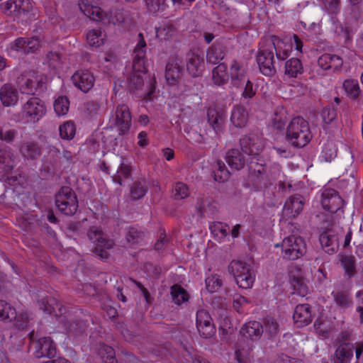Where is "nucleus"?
Returning a JSON list of instances; mask_svg holds the SVG:
<instances>
[{
	"mask_svg": "<svg viewBox=\"0 0 363 363\" xmlns=\"http://www.w3.org/2000/svg\"><path fill=\"white\" fill-rule=\"evenodd\" d=\"M321 205L325 211L330 213H336L344 204L342 199L337 192L331 189H325L321 194Z\"/></svg>",
	"mask_w": 363,
	"mask_h": 363,
	"instance_id": "f8f14e48",
	"label": "nucleus"
},
{
	"mask_svg": "<svg viewBox=\"0 0 363 363\" xmlns=\"http://www.w3.org/2000/svg\"><path fill=\"white\" fill-rule=\"evenodd\" d=\"M246 69L244 65L234 61L230 65V74L231 83L235 86H240L245 82Z\"/></svg>",
	"mask_w": 363,
	"mask_h": 363,
	"instance_id": "a878e982",
	"label": "nucleus"
},
{
	"mask_svg": "<svg viewBox=\"0 0 363 363\" xmlns=\"http://www.w3.org/2000/svg\"><path fill=\"white\" fill-rule=\"evenodd\" d=\"M266 45L276 52L278 60H284L288 58L292 51V40L289 41L288 38L280 39L277 36H271L264 38Z\"/></svg>",
	"mask_w": 363,
	"mask_h": 363,
	"instance_id": "1a4fd4ad",
	"label": "nucleus"
},
{
	"mask_svg": "<svg viewBox=\"0 0 363 363\" xmlns=\"http://www.w3.org/2000/svg\"><path fill=\"white\" fill-rule=\"evenodd\" d=\"M40 307L44 312L53 314L56 316L61 315L65 311L62 304L53 297L43 299L40 302Z\"/></svg>",
	"mask_w": 363,
	"mask_h": 363,
	"instance_id": "c85d7f7f",
	"label": "nucleus"
},
{
	"mask_svg": "<svg viewBox=\"0 0 363 363\" xmlns=\"http://www.w3.org/2000/svg\"><path fill=\"white\" fill-rule=\"evenodd\" d=\"M323 9L328 15L335 16L340 10V0H321Z\"/></svg>",
	"mask_w": 363,
	"mask_h": 363,
	"instance_id": "3c124183",
	"label": "nucleus"
},
{
	"mask_svg": "<svg viewBox=\"0 0 363 363\" xmlns=\"http://www.w3.org/2000/svg\"><path fill=\"white\" fill-rule=\"evenodd\" d=\"M225 161L230 168L239 170L245 166L247 160L238 150L233 149L226 152Z\"/></svg>",
	"mask_w": 363,
	"mask_h": 363,
	"instance_id": "c756f323",
	"label": "nucleus"
},
{
	"mask_svg": "<svg viewBox=\"0 0 363 363\" xmlns=\"http://www.w3.org/2000/svg\"><path fill=\"white\" fill-rule=\"evenodd\" d=\"M330 21L333 25V31L337 36L340 38L344 43H347L351 40L357 29V19L356 17L351 21L346 18L345 25L340 23L336 16H330Z\"/></svg>",
	"mask_w": 363,
	"mask_h": 363,
	"instance_id": "6e6552de",
	"label": "nucleus"
},
{
	"mask_svg": "<svg viewBox=\"0 0 363 363\" xmlns=\"http://www.w3.org/2000/svg\"><path fill=\"white\" fill-rule=\"evenodd\" d=\"M228 78L227 66L223 63L219 64L212 71L213 82L218 86L226 84Z\"/></svg>",
	"mask_w": 363,
	"mask_h": 363,
	"instance_id": "72a5a7b5",
	"label": "nucleus"
},
{
	"mask_svg": "<svg viewBox=\"0 0 363 363\" xmlns=\"http://www.w3.org/2000/svg\"><path fill=\"white\" fill-rule=\"evenodd\" d=\"M263 333V326L258 321H249L241 328L240 334L252 340H257Z\"/></svg>",
	"mask_w": 363,
	"mask_h": 363,
	"instance_id": "393cba45",
	"label": "nucleus"
},
{
	"mask_svg": "<svg viewBox=\"0 0 363 363\" xmlns=\"http://www.w3.org/2000/svg\"><path fill=\"white\" fill-rule=\"evenodd\" d=\"M239 363H249L253 357L252 348L246 343L240 344L235 351Z\"/></svg>",
	"mask_w": 363,
	"mask_h": 363,
	"instance_id": "58836bf2",
	"label": "nucleus"
},
{
	"mask_svg": "<svg viewBox=\"0 0 363 363\" xmlns=\"http://www.w3.org/2000/svg\"><path fill=\"white\" fill-rule=\"evenodd\" d=\"M33 7L30 0H8L1 4V9L5 14L18 19L27 16Z\"/></svg>",
	"mask_w": 363,
	"mask_h": 363,
	"instance_id": "423d86ee",
	"label": "nucleus"
},
{
	"mask_svg": "<svg viewBox=\"0 0 363 363\" xmlns=\"http://www.w3.org/2000/svg\"><path fill=\"white\" fill-rule=\"evenodd\" d=\"M145 52H140V54H133V72L144 73L146 71L145 66Z\"/></svg>",
	"mask_w": 363,
	"mask_h": 363,
	"instance_id": "6e6d98bb",
	"label": "nucleus"
},
{
	"mask_svg": "<svg viewBox=\"0 0 363 363\" xmlns=\"http://www.w3.org/2000/svg\"><path fill=\"white\" fill-rule=\"evenodd\" d=\"M43 46V41L40 37L26 38V54L34 53Z\"/></svg>",
	"mask_w": 363,
	"mask_h": 363,
	"instance_id": "13d9d810",
	"label": "nucleus"
},
{
	"mask_svg": "<svg viewBox=\"0 0 363 363\" xmlns=\"http://www.w3.org/2000/svg\"><path fill=\"white\" fill-rule=\"evenodd\" d=\"M230 121L238 128L244 127L247 121V113L245 108L237 106L232 111Z\"/></svg>",
	"mask_w": 363,
	"mask_h": 363,
	"instance_id": "e433bc0d",
	"label": "nucleus"
},
{
	"mask_svg": "<svg viewBox=\"0 0 363 363\" xmlns=\"http://www.w3.org/2000/svg\"><path fill=\"white\" fill-rule=\"evenodd\" d=\"M249 303V300L239 294L233 296V307L238 313H243Z\"/></svg>",
	"mask_w": 363,
	"mask_h": 363,
	"instance_id": "bf43d9fd",
	"label": "nucleus"
},
{
	"mask_svg": "<svg viewBox=\"0 0 363 363\" xmlns=\"http://www.w3.org/2000/svg\"><path fill=\"white\" fill-rule=\"evenodd\" d=\"M190 195L189 186L181 182H176L172 189V196L176 200L184 199Z\"/></svg>",
	"mask_w": 363,
	"mask_h": 363,
	"instance_id": "a18cd8bd",
	"label": "nucleus"
},
{
	"mask_svg": "<svg viewBox=\"0 0 363 363\" xmlns=\"http://www.w3.org/2000/svg\"><path fill=\"white\" fill-rule=\"evenodd\" d=\"M143 237V233L142 232H139L135 228H130L128 232L126 239L129 243L135 244L141 241Z\"/></svg>",
	"mask_w": 363,
	"mask_h": 363,
	"instance_id": "774afa93",
	"label": "nucleus"
},
{
	"mask_svg": "<svg viewBox=\"0 0 363 363\" xmlns=\"http://www.w3.org/2000/svg\"><path fill=\"white\" fill-rule=\"evenodd\" d=\"M131 115L125 104L118 105L116 111V124L122 133L127 132L130 126Z\"/></svg>",
	"mask_w": 363,
	"mask_h": 363,
	"instance_id": "b1692460",
	"label": "nucleus"
},
{
	"mask_svg": "<svg viewBox=\"0 0 363 363\" xmlns=\"http://www.w3.org/2000/svg\"><path fill=\"white\" fill-rule=\"evenodd\" d=\"M196 325L200 335L204 338H209L216 333L212 318L204 309H200L196 312Z\"/></svg>",
	"mask_w": 363,
	"mask_h": 363,
	"instance_id": "9d476101",
	"label": "nucleus"
},
{
	"mask_svg": "<svg viewBox=\"0 0 363 363\" xmlns=\"http://www.w3.org/2000/svg\"><path fill=\"white\" fill-rule=\"evenodd\" d=\"M147 192L146 186L141 182L135 183L131 189V196L134 199L142 198Z\"/></svg>",
	"mask_w": 363,
	"mask_h": 363,
	"instance_id": "0e129e2a",
	"label": "nucleus"
},
{
	"mask_svg": "<svg viewBox=\"0 0 363 363\" xmlns=\"http://www.w3.org/2000/svg\"><path fill=\"white\" fill-rule=\"evenodd\" d=\"M56 206L67 216L74 215L78 208V200L75 193L69 187H62L55 198Z\"/></svg>",
	"mask_w": 363,
	"mask_h": 363,
	"instance_id": "39448f33",
	"label": "nucleus"
},
{
	"mask_svg": "<svg viewBox=\"0 0 363 363\" xmlns=\"http://www.w3.org/2000/svg\"><path fill=\"white\" fill-rule=\"evenodd\" d=\"M78 6L80 11L93 21L102 22L106 20L108 23L111 21L108 15L97 6L90 4L84 0L79 1Z\"/></svg>",
	"mask_w": 363,
	"mask_h": 363,
	"instance_id": "2eb2a0df",
	"label": "nucleus"
},
{
	"mask_svg": "<svg viewBox=\"0 0 363 363\" xmlns=\"http://www.w3.org/2000/svg\"><path fill=\"white\" fill-rule=\"evenodd\" d=\"M45 103L37 97H32L24 103L21 109V116L26 123H35L46 114Z\"/></svg>",
	"mask_w": 363,
	"mask_h": 363,
	"instance_id": "20e7f679",
	"label": "nucleus"
},
{
	"mask_svg": "<svg viewBox=\"0 0 363 363\" xmlns=\"http://www.w3.org/2000/svg\"><path fill=\"white\" fill-rule=\"evenodd\" d=\"M224 56L223 45L217 40L208 48L206 59L211 64H217L224 58Z\"/></svg>",
	"mask_w": 363,
	"mask_h": 363,
	"instance_id": "7c9ffc66",
	"label": "nucleus"
},
{
	"mask_svg": "<svg viewBox=\"0 0 363 363\" xmlns=\"http://www.w3.org/2000/svg\"><path fill=\"white\" fill-rule=\"evenodd\" d=\"M148 11L152 14H157L165 8L166 0H144Z\"/></svg>",
	"mask_w": 363,
	"mask_h": 363,
	"instance_id": "052dcab7",
	"label": "nucleus"
},
{
	"mask_svg": "<svg viewBox=\"0 0 363 363\" xmlns=\"http://www.w3.org/2000/svg\"><path fill=\"white\" fill-rule=\"evenodd\" d=\"M240 147L245 154L249 156H257L263 150L264 143L260 136L250 134L240 140Z\"/></svg>",
	"mask_w": 363,
	"mask_h": 363,
	"instance_id": "9b49d317",
	"label": "nucleus"
},
{
	"mask_svg": "<svg viewBox=\"0 0 363 363\" xmlns=\"http://www.w3.org/2000/svg\"><path fill=\"white\" fill-rule=\"evenodd\" d=\"M321 116L325 123H330L337 116V113L333 107H327L323 109Z\"/></svg>",
	"mask_w": 363,
	"mask_h": 363,
	"instance_id": "338daca9",
	"label": "nucleus"
},
{
	"mask_svg": "<svg viewBox=\"0 0 363 363\" xmlns=\"http://www.w3.org/2000/svg\"><path fill=\"white\" fill-rule=\"evenodd\" d=\"M337 148L335 142L332 140L327 141L323 147L320 157L325 162H331L337 156Z\"/></svg>",
	"mask_w": 363,
	"mask_h": 363,
	"instance_id": "37998d69",
	"label": "nucleus"
},
{
	"mask_svg": "<svg viewBox=\"0 0 363 363\" xmlns=\"http://www.w3.org/2000/svg\"><path fill=\"white\" fill-rule=\"evenodd\" d=\"M318 65L323 70L335 72L341 69L343 61L338 55L325 53L319 57Z\"/></svg>",
	"mask_w": 363,
	"mask_h": 363,
	"instance_id": "5701e85b",
	"label": "nucleus"
},
{
	"mask_svg": "<svg viewBox=\"0 0 363 363\" xmlns=\"http://www.w3.org/2000/svg\"><path fill=\"white\" fill-rule=\"evenodd\" d=\"M206 289L210 293L218 291L222 286L223 281L217 274H210L205 280Z\"/></svg>",
	"mask_w": 363,
	"mask_h": 363,
	"instance_id": "8fccbe9b",
	"label": "nucleus"
},
{
	"mask_svg": "<svg viewBox=\"0 0 363 363\" xmlns=\"http://www.w3.org/2000/svg\"><path fill=\"white\" fill-rule=\"evenodd\" d=\"M16 165L15 157L9 150H0V169L9 172Z\"/></svg>",
	"mask_w": 363,
	"mask_h": 363,
	"instance_id": "c9c22d12",
	"label": "nucleus"
},
{
	"mask_svg": "<svg viewBox=\"0 0 363 363\" xmlns=\"http://www.w3.org/2000/svg\"><path fill=\"white\" fill-rule=\"evenodd\" d=\"M353 352L354 345L352 343L340 342L331 355V360L333 363H351Z\"/></svg>",
	"mask_w": 363,
	"mask_h": 363,
	"instance_id": "dca6fc26",
	"label": "nucleus"
},
{
	"mask_svg": "<svg viewBox=\"0 0 363 363\" xmlns=\"http://www.w3.org/2000/svg\"><path fill=\"white\" fill-rule=\"evenodd\" d=\"M281 247V257L285 259L296 260L302 257L306 252V243L298 235H291L283 239L275 247Z\"/></svg>",
	"mask_w": 363,
	"mask_h": 363,
	"instance_id": "f03ea898",
	"label": "nucleus"
},
{
	"mask_svg": "<svg viewBox=\"0 0 363 363\" xmlns=\"http://www.w3.org/2000/svg\"><path fill=\"white\" fill-rule=\"evenodd\" d=\"M289 280L294 293L305 296L308 294V286L304 273L301 268L292 267L289 271Z\"/></svg>",
	"mask_w": 363,
	"mask_h": 363,
	"instance_id": "ddd939ff",
	"label": "nucleus"
},
{
	"mask_svg": "<svg viewBox=\"0 0 363 363\" xmlns=\"http://www.w3.org/2000/svg\"><path fill=\"white\" fill-rule=\"evenodd\" d=\"M174 27L171 23L164 24L156 29V36L161 40H166L172 38L174 33Z\"/></svg>",
	"mask_w": 363,
	"mask_h": 363,
	"instance_id": "603ef678",
	"label": "nucleus"
},
{
	"mask_svg": "<svg viewBox=\"0 0 363 363\" xmlns=\"http://www.w3.org/2000/svg\"><path fill=\"white\" fill-rule=\"evenodd\" d=\"M106 34L101 28H94L88 31L86 41L91 47L99 48L105 43Z\"/></svg>",
	"mask_w": 363,
	"mask_h": 363,
	"instance_id": "473e14b6",
	"label": "nucleus"
},
{
	"mask_svg": "<svg viewBox=\"0 0 363 363\" xmlns=\"http://www.w3.org/2000/svg\"><path fill=\"white\" fill-rule=\"evenodd\" d=\"M312 138L308 123L301 117H296L286 129V139L295 147H304Z\"/></svg>",
	"mask_w": 363,
	"mask_h": 363,
	"instance_id": "f257e3e1",
	"label": "nucleus"
},
{
	"mask_svg": "<svg viewBox=\"0 0 363 363\" xmlns=\"http://www.w3.org/2000/svg\"><path fill=\"white\" fill-rule=\"evenodd\" d=\"M314 327L317 332L322 334L326 333L332 329V327L326 323L323 315L317 318L314 323Z\"/></svg>",
	"mask_w": 363,
	"mask_h": 363,
	"instance_id": "69168bd1",
	"label": "nucleus"
},
{
	"mask_svg": "<svg viewBox=\"0 0 363 363\" xmlns=\"http://www.w3.org/2000/svg\"><path fill=\"white\" fill-rule=\"evenodd\" d=\"M343 88L347 96L351 99H357L360 94L358 82L354 79H347L343 83Z\"/></svg>",
	"mask_w": 363,
	"mask_h": 363,
	"instance_id": "de8ad7c7",
	"label": "nucleus"
},
{
	"mask_svg": "<svg viewBox=\"0 0 363 363\" xmlns=\"http://www.w3.org/2000/svg\"><path fill=\"white\" fill-rule=\"evenodd\" d=\"M303 65L298 58H291L285 64V74L291 77H296L303 72Z\"/></svg>",
	"mask_w": 363,
	"mask_h": 363,
	"instance_id": "ea45409f",
	"label": "nucleus"
},
{
	"mask_svg": "<svg viewBox=\"0 0 363 363\" xmlns=\"http://www.w3.org/2000/svg\"><path fill=\"white\" fill-rule=\"evenodd\" d=\"M333 296L335 303L342 308H347L352 305V299L345 292H337L333 294Z\"/></svg>",
	"mask_w": 363,
	"mask_h": 363,
	"instance_id": "e2e57ef3",
	"label": "nucleus"
},
{
	"mask_svg": "<svg viewBox=\"0 0 363 363\" xmlns=\"http://www.w3.org/2000/svg\"><path fill=\"white\" fill-rule=\"evenodd\" d=\"M320 242L328 254H333L338 249L337 236L331 232H323L320 236Z\"/></svg>",
	"mask_w": 363,
	"mask_h": 363,
	"instance_id": "bb28decb",
	"label": "nucleus"
},
{
	"mask_svg": "<svg viewBox=\"0 0 363 363\" xmlns=\"http://www.w3.org/2000/svg\"><path fill=\"white\" fill-rule=\"evenodd\" d=\"M57 347L50 337L40 338L35 343V356L38 358L52 357L56 354Z\"/></svg>",
	"mask_w": 363,
	"mask_h": 363,
	"instance_id": "a211bd4d",
	"label": "nucleus"
},
{
	"mask_svg": "<svg viewBox=\"0 0 363 363\" xmlns=\"http://www.w3.org/2000/svg\"><path fill=\"white\" fill-rule=\"evenodd\" d=\"M340 262L345 274L349 278L352 277L356 273L354 257L352 256H342Z\"/></svg>",
	"mask_w": 363,
	"mask_h": 363,
	"instance_id": "09e8293b",
	"label": "nucleus"
},
{
	"mask_svg": "<svg viewBox=\"0 0 363 363\" xmlns=\"http://www.w3.org/2000/svg\"><path fill=\"white\" fill-rule=\"evenodd\" d=\"M257 62L260 72L265 76L272 77L276 73L274 60V52L267 45L264 39L260 43L257 55Z\"/></svg>",
	"mask_w": 363,
	"mask_h": 363,
	"instance_id": "0eeeda50",
	"label": "nucleus"
},
{
	"mask_svg": "<svg viewBox=\"0 0 363 363\" xmlns=\"http://www.w3.org/2000/svg\"><path fill=\"white\" fill-rule=\"evenodd\" d=\"M69 108V101L66 97L59 96L54 102V109L58 116L65 115Z\"/></svg>",
	"mask_w": 363,
	"mask_h": 363,
	"instance_id": "864d4df0",
	"label": "nucleus"
},
{
	"mask_svg": "<svg viewBox=\"0 0 363 363\" xmlns=\"http://www.w3.org/2000/svg\"><path fill=\"white\" fill-rule=\"evenodd\" d=\"M88 237L91 241L101 248L110 249L114 245L113 240L104 238L101 230L97 227H91L89 229Z\"/></svg>",
	"mask_w": 363,
	"mask_h": 363,
	"instance_id": "cd10ccee",
	"label": "nucleus"
},
{
	"mask_svg": "<svg viewBox=\"0 0 363 363\" xmlns=\"http://www.w3.org/2000/svg\"><path fill=\"white\" fill-rule=\"evenodd\" d=\"M182 61L177 57L170 58L166 65L165 79L169 84H175L182 76Z\"/></svg>",
	"mask_w": 363,
	"mask_h": 363,
	"instance_id": "aec40b11",
	"label": "nucleus"
},
{
	"mask_svg": "<svg viewBox=\"0 0 363 363\" xmlns=\"http://www.w3.org/2000/svg\"><path fill=\"white\" fill-rule=\"evenodd\" d=\"M98 354L103 363H116V357L114 350L104 344L100 345Z\"/></svg>",
	"mask_w": 363,
	"mask_h": 363,
	"instance_id": "79ce46f5",
	"label": "nucleus"
},
{
	"mask_svg": "<svg viewBox=\"0 0 363 363\" xmlns=\"http://www.w3.org/2000/svg\"><path fill=\"white\" fill-rule=\"evenodd\" d=\"M186 69L191 76L194 77L200 76L204 69L203 56L198 52L189 53L186 57Z\"/></svg>",
	"mask_w": 363,
	"mask_h": 363,
	"instance_id": "4be33fe9",
	"label": "nucleus"
},
{
	"mask_svg": "<svg viewBox=\"0 0 363 363\" xmlns=\"http://www.w3.org/2000/svg\"><path fill=\"white\" fill-rule=\"evenodd\" d=\"M20 152L23 157L30 159L37 158L41 154L40 147L33 142L23 143L20 147Z\"/></svg>",
	"mask_w": 363,
	"mask_h": 363,
	"instance_id": "f704fd0d",
	"label": "nucleus"
},
{
	"mask_svg": "<svg viewBox=\"0 0 363 363\" xmlns=\"http://www.w3.org/2000/svg\"><path fill=\"white\" fill-rule=\"evenodd\" d=\"M72 80L77 88L86 93L94 86L95 77L91 71L79 69L74 73Z\"/></svg>",
	"mask_w": 363,
	"mask_h": 363,
	"instance_id": "4468645a",
	"label": "nucleus"
},
{
	"mask_svg": "<svg viewBox=\"0 0 363 363\" xmlns=\"http://www.w3.org/2000/svg\"><path fill=\"white\" fill-rule=\"evenodd\" d=\"M304 204L303 197L299 194H295L286 201L283 211L286 216L294 218L302 212Z\"/></svg>",
	"mask_w": 363,
	"mask_h": 363,
	"instance_id": "f3484780",
	"label": "nucleus"
},
{
	"mask_svg": "<svg viewBox=\"0 0 363 363\" xmlns=\"http://www.w3.org/2000/svg\"><path fill=\"white\" fill-rule=\"evenodd\" d=\"M229 271L239 287L247 289L252 286L255 274L250 264L241 260H233L229 265Z\"/></svg>",
	"mask_w": 363,
	"mask_h": 363,
	"instance_id": "7ed1b4c3",
	"label": "nucleus"
},
{
	"mask_svg": "<svg viewBox=\"0 0 363 363\" xmlns=\"http://www.w3.org/2000/svg\"><path fill=\"white\" fill-rule=\"evenodd\" d=\"M171 295L173 301L177 305H181L188 301L189 298V295L187 291L178 284H175L171 287Z\"/></svg>",
	"mask_w": 363,
	"mask_h": 363,
	"instance_id": "a19ab883",
	"label": "nucleus"
},
{
	"mask_svg": "<svg viewBox=\"0 0 363 363\" xmlns=\"http://www.w3.org/2000/svg\"><path fill=\"white\" fill-rule=\"evenodd\" d=\"M16 318V311L9 303L0 300V320L11 321Z\"/></svg>",
	"mask_w": 363,
	"mask_h": 363,
	"instance_id": "49530a36",
	"label": "nucleus"
},
{
	"mask_svg": "<svg viewBox=\"0 0 363 363\" xmlns=\"http://www.w3.org/2000/svg\"><path fill=\"white\" fill-rule=\"evenodd\" d=\"M130 172L131 168L129 165L124 163L121 164L117 171L116 175L113 179L114 182L121 185L123 184V179L129 177Z\"/></svg>",
	"mask_w": 363,
	"mask_h": 363,
	"instance_id": "680f3d73",
	"label": "nucleus"
},
{
	"mask_svg": "<svg viewBox=\"0 0 363 363\" xmlns=\"http://www.w3.org/2000/svg\"><path fill=\"white\" fill-rule=\"evenodd\" d=\"M229 229L228 225L220 222L211 225V233L219 240L225 238L228 235Z\"/></svg>",
	"mask_w": 363,
	"mask_h": 363,
	"instance_id": "5fc2aeb1",
	"label": "nucleus"
},
{
	"mask_svg": "<svg viewBox=\"0 0 363 363\" xmlns=\"http://www.w3.org/2000/svg\"><path fill=\"white\" fill-rule=\"evenodd\" d=\"M18 100V92L11 84H5L0 88V101L4 106L14 107Z\"/></svg>",
	"mask_w": 363,
	"mask_h": 363,
	"instance_id": "412c9836",
	"label": "nucleus"
},
{
	"mask_svg": "<svg viewBox=\"0 0 363 363\" xmlns=\"http://www.w3.org/2000/svg\"><path fill=\"white\" fill-rule=\"evenodd\" d=\"M17 84L23 94H28L33 91V82L32 79L28 78L27 75L22 74L17 79Z\"/></svg>",
	"mask_w": 363,
	"mask_h": 363,
	"instance_id": "4d7b16f0",
	"label": "nucleus"
},
{
	"mask_svg": "<svg viewBox=\"0 0 363 363\" xmlns=\"http://www.w3.org/2000/svg\"><path fill=\"white\" fill-rule=\"evenodd\" d=\"M59 131L62 139L70 140L76 134V127L72 121H68L60 125Z\"/></svg>",
	"mask_w": 363,
	"mask_h": 363,
	"instance_id": "c03bdc74",
	"label": "nucleus"
},
{
	"mask_svg": "<svg viewBox=\"0 0 363 363\" xmlns=\"http://www.w3.org/2000/svg\"><path fill=\"white\" fill-rule=\"evenodd\" d=\"M313 316L311 307L307 303H303L296 306L293 318L298 327H303L311 323Z\"/></svg>",
	"mask_w": 363,
	"mask_h": 363,
	"instance_id": "6ab92c4d",
	"label": "nucleus"
},
{
	"mask_svg": "<svg viewBox=\"0 0 363 363\" xmlns=\"http://www.w3.org/2000/svg\"><path fill=\"white\" fill-rule=\"evenodd\" d=\"M207 116L210 125L216 130L223 124L225 113L223 108L210 107L207 111Z\"/></svg>",
	"mask_w": 363,
	"mask_h": 363,
	"instance_id": "2f4dec72",
	"label": "nucleus"
},
{
	"mask_svg": "<svg viewBox=\"0 0 363 363\" xmlns=\"http://www.w3.org/2000/svg\"><path fill=\"white\" fill-rule=\"evenodd\" d=\"M6 51L11 57H16L19 55L26 54V38H18L9 44Z\"/></svg>",
	"mask_w": 363,
	"mask_h": 363,
	"instance_id": "4c0bfd02",
	"label": "nucleus"
}]
</instances>
